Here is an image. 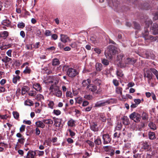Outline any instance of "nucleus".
<instances>
[{"label": "nucleus", "instance_id": "1", "mask_svg": "<svg viewBox=\"0 0 158 158\" xmlns=\"http://www.w3.org/2000/svg\"><path fill=\"white\" fill-rule=\"evenodd\" d=\"M117 52V48L113 45H110L108 47L107 50L105 51V55L107 58L111 59L112 58V55H114Z\"/></svg>", "mask_w": 158, "mask_h": 158}, {"label": "nucleus", "instance_id": "2", "mask_svg": "<svg viewBox=\"0 0 158 158\" xmlns=\"http://www.w3.org/2000/svg\"><path fill=\"white\" fill-rule=\"evenodd\" d=\"M136 61V60L133 58H127L124 61V63L119 62L118 66L121 68H124L127 64H133Z\"/></svg>", "mask_w": 158, "mask_h": 158}, {"label": "nucleus", "instance_id": "3", "mask_svg": "<svg viewBox=\"0 0 158 158\" xmlns=\"http://www.w3.org/2000/svg\"><path fill=\"white\" fill-rule=\"evenodd\" d=\"M50 89H53V91L54 92V95L60 98L62 96V91L59 89L58 86L56 85H52L50 87Z\"/></svg>", "mask_w": 158, "mask_h": 158}, {"label": "nucleus", "instance_id": "4", "mask_svg": "<svg viewBox=\"0 0 158 158\" xmlns=\"http://www.w3.org/2000/svg\"><path fill=\"white\" fill-rule=\"evenodd\" d=\"M112 99H108L106 101L102 100L97 102L95 104V107H100L109 104L112 102Z\"/></svg>", "mask_w": 158, "mask_h": 158}, {"label": "nucleus", "instance_id": "5", "mask_svg": "<svg viewBox=\"0 0 158 158\" xmlns=\"http://www.w3.org/2000/svg\"><path fill=\"white\" fill-rule=\"evenodd\" d=\"M129 117L136 123L140 122L141 119L140 114L135 112H133L129 115Z\"/></svg>", "mask_w": 158, "mask_h": 158}, {"label": "nucleus", "instance_id": "6", "mask_svg": "<svg viewBox=\"0 0 158 158\" xmlns=\"http://www.w3.org/2000/svg\"><path fill=\"white\" fill-rule=\"evenodd\" d=\"M78 74V73L77 70L72 68H69L67 72V75L70 77H74Z\"/></svg>", "mask_w": 158, "mask_h": 158}, {"label": "nucleus", "instance_id": "7", "mask_svg": "<svg viewBox=\"0 0 158 158\" xmlns=\"http://www.w3.org/2000/svg\"><path fill=\"white\" fill-rule=\"evenodd\" d=\"M148 30L145 29V32L143 33V37L145 40L149 39L152 41H155L158 40L157 36L153 37L152 35H148Z\"/></svg>", "mask_w": 158, "mask_h": 158}, {"label": "nucleus", "instance_id": "8", "mask_svg": "<svg viewBox=\"0 0 158 158\" xmlns=\"http://www.w3.org/2000/svg\"><path fill=\"white\" fill-rule=\"evenodd\" d=\"M152 74L151 71L148 70L145 71L144 73V77L148 78V81L149 83H150L151 80L152 78Z\"/></svg>", "mask_w": 158, "mask_h": 158}, {"label": "nucleus", "instance_id": "9", "mask_svg": "<svg viewBox=\"0 0 158 158\" xmlns=\"http://www.w3.org/2000/svg\"><path fill=\"white\" fill-rule=\"evenodd\" d=\"M102 139L104 140L103 143L106 144L109 143L111 141L110 139L108 134H105L102 135Z\"/></svg>", "mask_w": 158, "mask_h": 158}, {"label": "nucleus", "instance_id": "10", "mask_svg": "<svg viewBox=\"0 0 158 158\" xmlns=\"http://www.w3.org/2000/svg\"><path fill=\"white\" fill-rule=\"evenodd\" d=\"M36 155V151H33L30 150L28 152L27 156L25 157V158H35Z\"/></svg>", "mask_w": 158, "mask_h": 158}, {"label": "nucleus", "instance_id": "11", "mask_svg": "<svg viewBox=\"0 0 158 158\" xmlns=\"http://www.w3.org/2000/svg\"><path fill=\"white\" fill-rule=\"evenodd\" d=\"M152 30L153 35L158 34V23H154L152 27Z\"/></svg>", "mask_w": 158, "mask_h": 158}, {"label": "nucleus", "instance_id": "12", "mask_svg": "<svg viewBox=\"0 0 158 158\" xmlns=\"http://www.w3.org/2000/svg\"><path fill=\"white\" fill-rule=\"evenodd\" d=\"M31 28L33 29L32 32L35 33L37 36H39L41 35V32L38 28L34 27H31Z\"/></svg>", "mask_w": 158, "mask_h": 158}, {"label": "nucleus", "instance_id": "13", "mask_svg": "<svg viewBox=\"0 0 158 158\" xmlns=\"http://www.w3.org/2000/svg\"><path fill=\"white\" fill-rule=\"evenodd\" d=\"M87 89L88 90L94 92L97 89V87L96 86L92 84H89L87 87Z\"/></svg>", "mask_w": 158, "mask_h": 158}, {"label": "nucleus", "instance_id": "14", "mask_svg": "<svg viewBox=\"0 0 158 158\" xmlns=\"http://www.w3.org/2000/svg\"><path fill=\"white\" fill-rule=\"evenodd\" d=\"M69 40V38L67 35L64 34L60 35V40L63 42L66 43Z\"/></svg>", "mask_w": 158, "mask_h": 158}, {"label": "nucleus", "instance_id": "15", "mask_svg": "<svg viewBox=\"0 0 158 158\" xmlns=\"http://www.w3.org/2000/svg\"><path fill=\"white\" fill-rule=\"evenodd\" d=\"M2 61L5 64H7L10 62L11 63H12V59L10 58H9L7 56H4L1 59Z\"/></svg>", "mask_w": 158, "mask_h": 158}, {"label": "nucleus", "instance_id": "16", "mask_svg": "<svg viewBox=\"0 0 158 158\" xmlns=\"http://www.w3.org/2000/svg\"><path fill=\"white\" fill-rule=\"evenodd\" d=\"M142 148H143L147 151H149L151 149V147L150 145L148 144V143L147 142H144L142 144Z\"/></svg>", "mask_w": 158, "mask_h": 158}, {"label": "nucleus", "instance_id": "17", "mask_svg": "<svg viewBox=\"0 0 158 158\" xmlns=\"http://www.w3.org/2000/svg\"><path fill=\"white\" fill-rule=\"evenodd\" d=\"M33 88L37 91H39L41 92L42 91L41 87L39 83L34 84L33 85Z\"/></svg>", "mask_w": 158, "mask_h": 158}, {"label": "nucleus", "instance_id": "18", "mask_svg": "<svg viewBox=\"0 0 158 158\" xmlns=\"http://www.w3.org/2000/svg\"><path fill=\"white\" fill-rule=\"evenodd\" d=\"M44 123L43 122V120H42V121H38L36 122L35 125L38 128L39 127L43 128L45 127V125Z\"/></svg>", "mask_w": 158, "mask_h": 158}, {"label": "nucleus", "instance_id": "19", "mask_svg": "<svg viewBox=\"0 0 158 158\" xmlns=\"http://www.w3.org/2000/svg\"><path fill=\"white\" fill-rule=\"evenodd\" d=\"M90 129L93 131H98V127H97V125L96 123H93L90 125Z\"/></svg>", "mask_w": 158, "mask_h": 158}, {"label": "nucleus", "instance_id": "20", "mask_svg": "<svg viewBox=\"0 0 158 158\" xmlns=\"http://www.w3.org/2000/svg\"><path fill=\"white\" fill-rule=\"evenodd\" d=\"M91 83V80L88 79L87 80H84L83 81L82 83V86L84 87H85L86 86H88L89 85L88 84H90Z\"/></svg>", "mask_w": 158, "mask_h": 158}, {"label": "nucleus", "instance_id": "21", "mask_svg": "<svg viewBox=\"0 0 158 158\" xmlns=\"http://www.w3.org/2000/svg\"><path fill=\"white\" fill-rule=\"evenodd\" d=\"M123 123L124 125H127L129 124V120L127 116H124L122 118Z\"/></svg>", "mask_w": 158, "mask_h": 158}, {"label": "nucleus", "instance_id": "22", "mask_svg": "<svg viewBox=\"0 0 158 158\" xmlns=\"http://www.w3.org/2000/svg\"><path fill=\"white\" fill-rule=\"evenodd\" d=\"M54 125L56 127L59 128L61 123V120L59 119H56L54 120Z\"/></svg>", "mask_w": 158, "mask_h": 158}, {"label": "nucleus", "instance_id": "23", "mask_svg": "<svg viewBox=\"0 0 158 158\" xmlns=\"http://www.w3.org/2000/svg\"><path fill=\"white\" fill-rule=\"evenodd\" d=\"M29 90V88L26 86L23 87L22 88V95L25 94Z\"/></svg>", "mask_w": 158, "mask_h": 158}, {"label": "nucleus", "instance_id": "24", "mask_svg": "<svg viewBox=\"0 0 158 158\" xmlns=\"http://www.w3.org/2000/svg\"><path fill=\"white\" fill-rule=\"evenodd\" d=\"M95 67L97 71H100L102 69V65L101 63H97L95 64Z\"/></svg>", "mask_w": 158, "mask_h": 158}, {"label": "nucleus", "instance_id": "25", "mask_svg": "<svg viewBox=\"0 0 158 158\" xmlns=\"http://www.w3.org/2000/svg\"><path fill=\"white\" fill-rule=\"evenodd\" d=\"M8 35V32L7 31H4L0 33V36L3 39H5Z\"/></svg>", "mask_w": 158, "mask_h": 158}, {"label": "nucleus", "instance_id": "26", "mask_svg": "<svg viewBox=\"0 0 158 158\" xmlns=\"http://www.w3.org/2000/svg\"><path fill=\"white\" fill-rule=\"evenodd\" d=\"M67 124L69 126L74 127L75 126V121L73 119H71L68 122Z\"/></svg>", "mask_w": 158, "mask_h": 158}, {"label": "nucleus", "instance_id": "27", "mask_svg": "<svg viewBox=\"0 0 158 158\" xmlns=\"http://www.w3.org/2000/svg\"><path fill=\"white\" fill-rule=\"evenodd\" d=\"M20 78V77L19 75H14L12 79L13 83L15 84H16L17 81H19Z\"/></svg>", "mask_w": 158, "mask_h": 158}, {"label": "nucleus", "instance_id": "28", "mask_svg": "<svg viewBox=\"0 0 158 158\" xmlns=\"http://www.w3.org/2000/svg\"><path fill=\"white\" fill-rule=\"evenodd\" d=\"M148 136L150 139L153 140L156 138L154 132L150 131L148 133Z\"/></svg>", "mask_w": 158, "mask_h": 158}, {"label": "nucleus", "instance_id": "29", "mask_svg": "<svg viewBox=\"0 0 158 158\" xmlns=\"http://www.w3.org/2000/svg\"><path fill=\"white\" fill-rule=\"evenodd\" d=\"M148 126L150 129L153 130H155L156 129V125L153 122H150L148 124Z\"/></svg>", "mask_w": 158, "mask_h": 158}, {"label": "nucleus", "instance_id": "30", "mask_svg": "<svg viewBox=\"0 0 158 158\" xmlns=\"http://www.w3.org/2000/svg\"><path fill=\"white\" fill-rule=\"evenodd\" d=\"M80 43H81L77 41L73 42L70 44V46L72 48H76L78 47L79 44Z\"/></svg>", "mask_w": 158, "mask_h": 158}, {"label": "nucleus", "instance_id": "31", "mask_svg": "<svg viewBox=\"0 0 158 158\" xmlns=\"http://www.w3.org/2000/svg\"><path fill=\"white\" fill-rule=\"evenodd\" d=\"M123 89L120 87H118L116 88L115 92L116 93L122 94V93Z\"/></svg>", "mask_w": 158, "mask_h": 158}, {"label": "nucleus", "instance_id": "32", "mask_svg": "<svg viewBox=\"0 0 158 158\" xmlns=\"http://www.w3.org/2000/svg\"><path fill=\"white\" fill-rule=\"evenodd\" d=\"M10 23V22L9 20L7 19L3 20L2 22V24L3 25L6 26H9Z\"/></svg>", "mask_w": 158, "mask_h": 158}, {"label": "nucleus", "instance_id": "33", "mask_svg": "<svg viewBox=\"0 0 158 158\" xmlns=\"http://www.w3.org/2000/svg\"><path fill=\"white\" fill-rule=\"evenodd\" d=\"M43 122L47 124H52L53 123V121L51 119H43Z\"/></svg>", "mask_w": 158, "mask_h": 158}, {"label": "nucleus", "instance_id": "34", "mask_svg": "<svg viewBox=\"0 0 158 158\" xmlns=\"http://www.w3.org/2000/svg\"><path fill=\"white\" fill-rule=\"evenodd\" d=\"M73 95H75L74 93H73V94L71 92L67 91L66 92V96L67 97L72 98L73 97Z\"/></svg>", "mask_w": 158, "mask_h": 158}, {"label": "nucleus", "instance_id": "35", "mask_svg": "<svg viewBox=\"0 0 158 158\" xmlns=\"http://www.w3.org/2000/svg\"><path fill=\"white\" fill-rule=\"evenodd\" d=\"M60 62L59 60L56 58L54 59L52 61V65H57L59 64Z\"/></svg>", "mask_w": 158, "mask_h": 158}, {"label": "nucleus", "instance_id": "36", "mask_svg": "<svg viewBox=\"0 0 158 158\" xmlns=\"http://www.w3.org/2000/svg\"><path fill=\"white\" fill-rule=\"evenodd\" d=\"M11 46V45L10 44H9L7 45H4L1 46H0V49L1 50H3L6 49L10 48Z\"/></svg>", "mask_w": 158, "mask_h": 158}, {"label": "nucleus", "instance_id": "37", "mask_svg": "<svg viewBox=\"0 0 158 158\" xmlns=\"http://www.w3.org/2000/svg\"><path fill=\"white\" fill-rule=\"evenodd\" d=\"M141 117L143 120H147L148 118V116L146 113L143 112L142 114Z\"/></svg>", "mask_w": 158, "mask_h": 158}, {"label": "nucleus", "instance_id": "38", "mask_svg": "<svg viewBox=\"0 0 158 158\" xmlns=\"http://www.w3.org/2000/svg\"><path fill=\"white\" fill-rule=\"evenodd\" d=\"M93 82L97 85H99L101 84V81L100 80L96 79H94L93 81Z\"/></svg>", "mask_w": 158, "mask_h": 158}, {"label": "nucleus", "instance_id": "39", "mask_svg": "<svg viewBox=\"0 0 158 158\" xmlns=\"http://www.w3.org/2000/svg\"><path fill=\"white\" fill-rule=\"evenodd\" d=\"M117 75L118 76L123 77L124 76V74L123 73V72L121 70H118L116 73Z\"/></svg>", "mask_w": 158, "mask_h": 158}, {"label": "nucleus", "instance_id": "40", "mask_svg": "<svg viewBox=\"0 0 158 158\" xmlns=\"http://www.w3.org/2000/svg\"><path fill=\"white\" fill-rule=\"evenodd\" d=\"M25 104L26 105L30 106L33 105V103L32 101L28 99L26 101Z\"/></svg>", "mask_w": 158, "mask_h": 158}, {"label": "nucleus", "instance_id": "41", "mask_svg": "<svg viewBox=\"0 0 158 158\" xmlns=\"http://www.w3.org/2000/svg\"><path fill=\"white\" fill-rule=\"evenodd\" d=\"M35 99L38 100L44 99V96L40 94H38L36 96Z\"/></svg>", "mask_w": 158, "mask_h": 158}, {"label": "nucleus", "instance_id": "42", "mask_svg": "<svg viewBox=\"0 0 158 158\" xmlns=\"http://www.w3.org/2000/svg\"><path fill=\"white\" fill-rule=\"evenodd\" d=\"M120 95V96L119 97V99L120 100L125 101L126 100H127V96H126V95H123L122 94Z\"/></svg>", "mask_w": 158, "mask_h": 158}, {"label": "nucleus", "instance_id": "43", "mask_svg": "<svg viewBox=\"0 0 158 158\" xmlns=\"http://www.w3.org/2000/svg\"><path fill=\"white\" fill-rule=\"evenodd\" d=\"M13 114L15 119H17L19 118V114L18 112L16 111H13Z\"/></svg>", "mask_w": 158, "mask_h": 158}, {"label": "nucleus", "instance_id": "44", "mask_svg": "<svg viewBox=\"0 0 158 158\" xmlns=\"http://www.w3.org/2000/svg\"><path fill=\"white\" fill-rule=\"evenodd\" d=\"M31 70L30 68L26 67L23 71V73L25 74H29L31 72Z\"/></svg>", "mask_w": 158, "mask_h": 158}, {"label": "nucleus", "instance_id": "45", "mask_svg": "<svg viewBox=\"0 0 158 158\" xmlns=\"http://www.w3.org/2000/svg\"><path fill=\"white\" fill-rule=\"evenodd\" d=\"M102 63L104 65H107L109 64V61L105 59L102 60Z\"/></svg>", "mask_w": 158, "mask_h": 158}, {"label": "nucleus", "instance_id": "46", "mask_svg": "<svg viewBox=\"0 0 158 158\" xmlns=\"http://www.w3.org/2000/svg\"><path fill=\"white\" fill-rule=\"evenodd\" d=\"M103 148L106 152L109 151L112 149V147L110 146H104L103 147Z\"/></svg>", "mask_w": 158, "mask_h": 158}, {"label": "nucleus", "instance_id": "47", "mask_svg": "<svg viewBox=\"0 0 158 158\" xmlns=\"http://www.w3.org/2000/svg\"><path fill=\"white\" fill-rule=\"evenodd\" d=\"M94 143L96 145H99L102 143V141L100 138H97L94 141Z\"/></svg>", "mask_w": 158, "mask_h": 158}, {"label": "nucleus", "instance_id": "48", "mask_svg": "<svg viewBox=\"0 0 158 158\" xmlns=\"http://www.w3.org/2000/svg\"><path fill=\"white\" fill-rule=\"evenodd\" d=\"M124 56L123 54H120L117 56V60L119 61L122 60Z\"/></svg>", "mask_w": 158, "mask_h": 158}, {"label": "nucleus", "instance_id": "49", "mask_svg": "<svg viewBox=\"0 0 158 158\" xmlns=\"http://www.w3.org/2000/svg\"><path fill=\"white\" fill-rule=\"evenodd\" d=\"M25 26V24L22 22L19 23L17 25L18 27L19 28H23Z\"/></svg>", "mask_w": 158, "mask_h": 158}, {"label": "nucleus", "instance_id": "50", "mask_svg": "<svg viewBox=\"0 0 158 158\" xmlns=\"http://www.w3.org/2000/svg\"><path fill=\"white\" fill-rule=\"evenodd\" d=\"M28 94L30 96L34 97L36 94V92L35 91H31L29 92Z\"/></svg>", "mask_w": 158, "mask_h": 158}, {"label": "nucleus", "instance_id": "51", "mask_svg": "<svg viewBox=\"0 0 158 158\" xmlns=\"http://www.w3.org/2000/svg\"><path fill=\"white\" fill-rule=\"evenodd\" d=\"M86 143H87L89 145V146L91 147H93L94 146V143L91 141L89 140H87L86 141Z\"/></svg>", "mask_w": 158, "mask_h": 158}, {"label": "nucleus", "instance_id": "52", "mask_svg": "<svg viewBox=\"0 0 158 158\" xmlns=\"http://www.w3.org/2000/svg\"><path fill=\"white\" fill-rule=\"evenodd\" d=\"M44 34L47 36H50L51 35V31L49 30H46Z\"/></svg>", "mask_w": 158, "mask_h": 158}, {"label": "nucleus", "instance_id": "53", "mask_svg": "<svg viewBox=\"0 0 158 158\" xmlns=\"http://www.w3.org/2000/svg\"><path fill=\"white\" fill-rule=\"evenodd\" d=\"M152 23V21L151 20L148 19L146 21L145 24L146 27H148L150 24Z\"/></svg>", "mask_w": 158, "mask_h": 158}, {"label": "nucleus", "instance_id": "54", "mask_svg": "<svg viewBox=\"0 0 158 158\" xmlns=\"http://www.w3.org/2000/svg\"><path fill=\"white\" fill-rule=\"evenodd\" d=\"M76 102L79 104L81 103L82 102V98L80 97H78L75 98Z\"/></svg>", "mask_w": 158, "mask_h": 158}, {"label": "nucleus", "instance_id": "55", "mask_svg": "<svg viewBox=\"0 0 158 158\" xmlns=\"http://www.w3.org/2000/svg\"><path fill=\"white\" fill-rule=\"evenodd\" d=\"M153 19L155 20L158 19V12H156L153 14Z\"/></svg>", "mask_w": 158, "mask_h": 158}, {"label": "nucleus", "instance_id": "56", "mask_svg": "<svg viewBox=\"0 0 158 158\" xmlns=\"http://www.w3.org/2000/svg\"><path fill=\"white\" fill-rule=\"evenodd\" d=\"M6 144L4 143H0V152H2L3 150V147H6Z\"/></svg>", "mask_w": 158, "mask_h": 158}, {"label": "nucleus", "instance_id": "57", "mask_svg": "<svg viewBox=\"0 0 158 158\" xmlns=\"http://www.w3.org/2000/svg\"><path fill=\"white\" fill-rule=\"evenodd\" d=\"M39 156H43L44 154V152L43 151H40L39 150H36Z\"/></svg>", "mask_w": 158, "mask_h": 158}, {"label": "nucleus", "instance_id": "58", "mask_svg": "<svg viewBox=\"0 0 158 158\" xmlns=\"http://www.w3.org/2000/svg\"><path fill=\"white\" fill-rule=\"evenodd\" d=\"M113 83L116 86H117L119 84V83L116 79H114L113 81Z\"/></svg>", "mask_w": 158, "mask_h": 158}, {"label": "nucleus", "instance_id": "59", "mask_svg": "<svg viewBox=\"0 0 158 158\" xmlns=\"http://www.w3.org/2000/svg\"><path fill=\"white\" fill-rule=\"evenodd\" d=\"M25 141V139L23 137L18 139V142L21 144H23Z\"/></svg>", "mask_w": 158, "mask_h": 158}, {"label": "nucleus", "instance_id": "60", "mask_svg": "<svg viewBox=\"0 0 158 158\" xmlns=\"http://www.w3.org/2000/svg\"><path fill=\"white\" fill-rule=\"evenodd\" d=\"M12 52V50L11 49H10L8 50L7 52H6V54L7 55V56H8L9 57H11L12 56V54L11 53Z\"/></svg>", "mask_w": 158, "mask_h": 158}, {"label": "nucleus", "instance_id": "61", "mask_svg": "<svg viewBox=\"0 0 158 158\" xmlns=\"http://www.w3.org/2000/svg\"><path fill=\"white\" fill-rule=\"evenodd\" d=\"M122 125L121 123H118L116 126V128L118 130H120L122 127Z\"/></svg>", "mask_w": 158, "mask_h": 158}, {"label": "nucleus", "instance_id": "62", "mask_svg": "<svg viewBox=\"0 0 158 158\" xmlns=\"http://www.w3.org/2000/svg\"><path fill=\"white\" fill-rule=\"evenodd\" d=\"M53 112L55 114L57 115H59L61 113L60 111L58 110H54L53 111Z\"/></svg>", "mask_w": 158, "mask_h": 158}, {"label": "nucleus", "instance_id": "63", "mask_svg": "<svg viewBox=\"0 0 158 158\" xmlns=\"http://www.w3.org/2000/svg\"><path fill=\"white\" fill-rule=\"evenodd\" d=\"M110 151V152L108 154L110 155L111 156H113L114 154V150L113 149H111Z\"/></svg>", "mask_w": 158, "mask_h": 158}, {"label": "nucleus", "instance_id": "64", "mask_svg": "<svg viewBox=\"0 0 158 158\" xmlns=\"http://www.w3.org/2000/svg\"><path fill=\"white\" fill-rule=\"evenodd\" d=\"M151 72H152L155 76L158 74V71L155 69H152Z\"/></svg>", "mask_w": 158, "mask_h": 158}]
</instances>
